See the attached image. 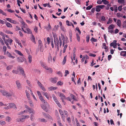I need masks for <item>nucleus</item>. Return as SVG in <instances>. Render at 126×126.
<instances>
[{
	"mask_svg": "<svg viewBox=\"0 0 126 126\" xmlns=\"http://www.w3.org/2000/svg\"><path fill=\"white\" fill-rule=\"evenodd\" d=\"M41 89H42V90L44 91V92H45L46 91V90L44 86L42 85L41 86L39 87Z\"/></svg>",
	"mask_w": 126,
	"mask_h": 126,
	"instance_id": "obj_44",
	"label": "nucleus"
},
{
	"mask_svg": "<svg viewBox=\"0 0 126 126\" xmlns=\"http://www.w3.org/2000/svg\"><path fill=\"white\" fill-rule=\"evenodd\" d=\"M121 21L120 19H118L117 22V25L119 27H120L121 26Z\"/></svg>",
	"mask_w": 126,
	"mask_h": 126,
	"instance_id": "obj_16",
	"label": "nucleus"
},
{
	"mask_svg": "<svg viewBox=\"0 0 126 126\" xmlns=\"http://www.w3.org/2000/svg\"><path fill=\"white\" fill-rule=\"evenodd\" d=\"M86 41L87 43H88L89 42L90 39V37L89 36H87L86 37Z\"/></svg>",
	"mask_w": 126,
	"mask_h": 126,
	"instance_id": "obj_48",
	"label": "nucleus"
},
{
	"mask_svg": "<svg viewBox=\"0 0 126 126\" xmlns=\"http://www.w3.org/2000/svg\"><path fill=\"white\" fill-rule=\"evenodd\" d=\"M26 82L27 84H28L29 86L30 87L32 85L30 83V81L28 80H26Z\"/></svg>",
	"mask_w": 126,
	"mask_h": 126,
	"instance_id": "obj_49",
	"label": "nucleus"
},
{
	"mask_svg": "<svg viewBox=\"0 0 126 126\" xmlns=\"http://www.w3.org/2000/svg\"><path fill=\"white\" fill-rule=\"evenodd\" d=\"M70 95L71 96V97H72V98L73 100H76V99L75 98V96L74 95L71 94Z\"/></svg>",
	"mask_w": 126,
	"mask_h": 126,
	"instance_id": "obj_64",
	"label": "nucleus"
},
{
	"mask_svg": "<svg viewBox=\"0 0 126 126\" xmlns=\"http://www.w3.org/2000/svg\"><path fill=\"white\" fill-rule=\"evenodd\" d=\"M122 14H121L120 13H118L117 14V17H120L122 16Z\"/></svg>",
	"mask_w": 126,
	"mask_h": 126,
	"instance_id": "obj_55",
	"label": "nucleus"
},
{
	"mask_svg": "<svg viewBox=\"0 0 126 126\" xmlns=\"http://www.w3.org/2000/svg\"><path fill=\"white\" fill-rule=\"evenodd\" d=\"M39 98L40 99V100H41V101L43 102L44 104H45L46 103V101H45V100H44V99L43 97L42 96L39 97Z\"/></svg>",
	"mask_w": 126,
	"mask_h": 126,
	"instance_id": "obj_14",
	"label": "nucleus"
},
{
	"mask_svg": "<svg viewBox=\"0 0 126 126\" xmlns=\"http://www.w3.org/2000/svg\"><path fill=\"white\" fill-rule=\"evenodd\" d=\"M17 69V70H13L12 71V73L14 74H17L18 73V70Z\"/></svg>",
	"mask_w": 126,
	"mask_h": 126,
	"instance_id": "obj_26",
	"label": "nucleus"
},
{
	"mask_svg": "<svg viewBox=\"0 0 126 126\" xmlns=\"http://www.w3.org/2000/svg\"><path fill=\"white\" fill-rule=\"evenodd\" d=\"M9 106L10 108H13L16 109V105L14 103H10L9 104Z\"/></svg>",
	"mask_w": 126,
	"mask_h": 126,
	"instance_id": "obj_6",
	"label": "nucleus"
},
{
	"mask_svg": "<svg viewBox=\"0 0 126 126\" xmlns=\"http://www.w3.org/2000/svg\"><path fill=\"white\" fill-rule=\"evenodd\" d=\"M23 119V118H17L16 119V121L19 122H24V121L23 120V119Z\"/></svg>",
	"mask_w": 126,
	"mask_h": 126,
	"instance_id": "obj_13",
	"label": "nucleus"
},
{
	"mask_svg": "<svg viewBox=\"0 0 126 126\" xmlns=\"http://www.w3.org/2000/svg\"><path fill=\"white\" fill-rule=\"evenodd\" d=\"M120 55L121 56H126V51H121L120 53Z\"/></svg>",
	"mask_w": 126,
	"mask_h": 126,
	"instance_id": "obj_15",
	"label": "nucleus"
},
{
	"mask_svg": "<svg viewBox=\"0 0 126 126\" xmlns=\"http://www.w3.org/2000/svg\"><path fill=\"white\" fill-rule=\"evenodd\" d=\"M65 74L64 75L65 76H66L67 75V74H69V72L68 70H66L65 71Z\"/></svg>",
	"mask_w": 126,
	"mask_h": 126,
	"instance_id": "obj_45",
	"label": "nucleus"
},
{
	"mask_svg": "<svg viewBox=\"0 0 126 126\" xmlns=\"http://www.w3.org/2000/svg\"><path fill=\"white\" fill-rule=\"evenodd\" d=\"M47 117L50 119L52 120H53V119L52 117L49 114L48 115H47Z\"/></svg>",
	"mask_w": 126,
	"mask_h": 126,
	"instance_id": "obj_61",
	"label": "nucleus"
},
{
	"mask_svg": "<svg viewBox=\"0 0 126 126\" xmlns=\"http://www.w3.org/2000/svg\"><path fill=\"white\" fill-rule=\"evenodd\" d=\"M31 92V95H32V96H33V98L36 101H37V99H36V97H35V96H34V95H33V93L32 92H32Z\"/></svg>",
	"mask_w": 126,
	"mask_h": 126,
	"instance_id": "obj_53",
	"label": "nucleus"
},
{
	"mask_svg": "<svg viewBox=\"0 0 126 126\" xmlns=\"http://www.w3.org/2000/svg\"><path fill=\"white\" fill-rule=\"evenodd\" d=\"M31 40L33 43H34L35 44L36 43L35 37L34 36H33V35L32 34V36L31 37Z\"/></svg>",
	"mask_w": 126,
	"mask_h": 126,
	"instance_id": "obj_12",
	"label": "nucleus"
},
{
	"mask_svg": "<svg viewBox=\"0 0 126 126\" xmlns=\"http://www.w3.org/2000/svg\"><path fill=\"white\" fill-rule=\"evenodd\" d=\"M122 5H121L119 6L118 7V9L119 11H121L122 9Z\"/></svg>",
	"mask_w": 126,
	"mask_h": 126,
	"instance_id": "obj_62",
	"label": "nucleus"
},
{
	"mask_svg": "<svg viewBox=\"0 0 126 126\" xmlns=\"http://www.w3.org/2000/svg\"><path fill=\"white\" fill-rule=\"evenodd\" d=\"M13 65H9L7 67L6 69L8 70H10L13 68Z\"/></svg>",
	"mask_w": 126,
	"mask_h": 126,
	"instance_id": "obj_20",
	"label": "nucleus"
},
{
	"mask_svg": "<svg viewBox=\"0 0 126 126\" xmlns=\"http://www.w3.org/2000/svg\"><path fill=\"white\" fill-rule=\"evenodd\" d=\"M25 93L26 94V95L27 98H30V94L27 90H26L25 91Z\"/></svg>",
	"mask_w": 126,
	"mask_h": 126,
	"instance_id": "obj_37",
	"label": "nucleus"
},
{
	"mask_svg": "<svg viewBox=\"0 0 126 126\" xmlns=\"http://www.w3.org/2000/svg\"><path fill=\"white\" fill-rule=\"evenodd\" d=\"M5 119L6 121L8 122H10L12 120L11 118L8 116L6 117Z\"/></svg>",
	"mask_w": 126,
	"mask_h": 126,
	"instance_id": "obj_17",
	"label": "nucleus"
},
{
	"mask_svg": "<svg viewBox=\"0 0 126 126\" xmlns=\"http://www.w3.org/2000/svg\"><path fill=\"white\" fill-rule=\"evenodd\" d=\"M6 25L7 27L9 28H11L12 27V26L10 23L7 22L6 23Z\"/></svg>",
	"mask_w": 126,
	"mask_h": 126,
	"instance_id": "obj_25",
	"label": "nucleus"
},
{
	"mask_svg": "<svg viewBox=\"0 0 126 126\" xmlns=\"http://www.w3.org/2000/svg\"><path fill=\"white\" fill-rule=\"evenodd\" d=\"M11 23H13L14 24H16L17 23V22L16 20H12Z\"/></svg>",
	"mask_w": 126,
	"mask_h": 126,
	"instance_id": "obj_54",
	"label": "nucleus"
},
{
	"mask_svg": "<svg viewBox=\"0 0 126 126\" xmlns=\"http://www.w3.org/2000/svg\"><path fill=\"white\" fill-rule=\"evenodd\" d=\"M6 54L9 57L12 58L13 59H14L15 58V57L13 56L8 51L6 52Z\"/></svg>",
	"mask_w": 126,
	"mask_h": 126,
	"instance_id": "obj_9",
	"label": "nucleus"
},
{
	"mask_svg": "<svg viewBox=\"0 0 126 126\" xmlns=\"http://www.w3.org/2000/svg\"><path fill=\"white\" fill-rule=\"evenodd\" d=\"M93 6L92 5H89L86 8V9L87 10H89Z\"/></svg>",
	"mask_w": 126,
	"mask_h": 126,
	"instance_id": "obj_47",
	"label": "nucleus"
},
{
	"mask_svg": "<svg viewBox=\"0 0 126 126\" xmlns=\"http://www.w3.org/2000/svg\"><path fill=\"white\" fill-rule=\"evenodd\" d=\"M63 42H64V43H65V44L68 43V38L67 37H66L65 38V39L63 41Z\"/></svg>",
	"mask_w": 126,
	"mask_h": 126,
	"instance_id": "obj_24",
	"label": "nucleus"
},
{
	"mask_svg": "<svg viewBox=\"0 0 126 126\" xmlns=\"http://www.w3.org/2000/svg\"><path fill=\"white\" fill-rule=\"evenodd\" d=\"M117 41L116 40H113L112 42L110 43V46L111 47H113L114 48H116L117 45Z\"/></svg>",
	"mask_w": 126,
	"mask_h": 126,
	"instance_id": "obj_4",
	"label": "nucleus"
},
{
	"mask_svg": "<svg viewBox=\"0 0 126 126\" xmlns=\"http://www.w3.org/2000/svg\"><path fill=\"white\" fill-rule=\"evenodd\" d=\"M57 104L59 107L61 108H62V107L59 102L58 103H57Z\"/></svg>",
	"mask_w": 126,
	"mask_h": 126,
	"instance_id": "obj_58",
	"label": "nucleus"
},
{
	"mask_svg": "<svg viewBox=\"0 0 126 126\" xmlns=\"http://www.w3.org/2000/svg\"><path fill=\"white\" fill-rule=\"evenodd\" d=\"M106 20L105 17L104 16L101 17V20L102 21H105Z\"/></svg>",
	"mask_w": 126,
	"mask_h": 126,
	"instance_id": "obj_52",
	"label": "nucleus"
},
{
	"mask_svg": "<svg viewBox=\"0 0 126 126\" xmlns=\"http://www.w3.org/2000/svg\"><path fill=\"white\" fill-rule=\"evenodd\" d=\"M17 69L20 72V74H21L24 77H26V75L23 69L20 66L17 67Z\"/></svg>",
	"mask_w": 126,
	"mask_h": 126,
	"instance_id": "obj_2",
	"label": "nucleus"
},
{
	"mask_svg": "<svg viewBox=\"0 0 126 126\" xmlns=\"http://www.w3.org/2000/svg\"><path fill=\"white\" fill-rule=\"evenodd\" d=\"M29 62L31 63L32 61V57L30 55H29L28 57Z\"/></svg>",
	"mask_w": 126,
	"mask_h": 126,
	"instance_id": "obj_34",
	"label": "nucleus"
},
{
	"mask_svg": "<svg viewBox=\"0 0 126 126\" xmlns=\"http://www.w3.org/2000/svg\"><path fill=\"white\" fill-rule=\"evenodd\" d=\"M8 42H9V41L8 40H7L5 41H4V43L6 44L7 46L8 45H9V44L8 43Z\"/></svg>",
	"mask_w": 126,
	"mask_h": 126,
	"instance_id": "obj_56",
	"label": "nucleus"
},
{
	"mask_svg": "<svg viewBox=\"0 0 126 126\" xmlns=\"http://www.w3.org/2000/svg\"><path fill=\"white\" fill-rule=\"evenodd\" d=\"M112 19L110 18L109 19L108 21L107 22V24H109V23H112Z\"/></svg>",
	"mask_w": 126,
	"mask_h": 126,
	"instance_id": "obj_28",
	"label": "nucleus"
},
{
	"mask_svg": "<svg viewBox=\"0 0 126 126\" xmlns=\"http://www.w3.org/2000/svg\"><path fill=\"white\" fill-rule=\"evenodd\" d=\"M59 27V26L58 25L57 26L55 25L54 27V29L55 30H57L58 29Z\"/></svg>",
	"mask_w": 126,
	"mask_h": 126,
	"instance_id": "obj_51",
	"label": "nucleus"
},
{
	"mask_svg": "<svg viewBox=\"0 0 126 126\" xmlns=\"http://www.w3.org/2000/svg\"><path fill=\"white\" fill-rule=\"evenodd\" d=\"M39 119L40 121L41 122H47V120L44 118H40Z\"/></svg>",
	"mask_w": 126,
	"mask_h": 126,
	"instance_id": "obj_43",
	"label": "nucleus"
},
{
	"mask_svg": "<svg viewBox=\"0 0 126 126\" xmlns=\"http://www.w3.org/2000/svg\"><path fill=\"white\" fill-rule=\"evenodd\" d=\"M52 60V57L51 56V54L49 53V56L48 57V62L50 63V61H51Z\"/></svg>",
	"mask_w": 126,
	"mask_h": 126,
	"instance_id": "obj_18",
	"label": "nucleus"
},
{
	"mask_svg": "<svg viewBox=\"0 0 126 126\" xmlns=\"http://www.w3.org/2000/svg\"><path fill=\"white\" fill-rule=\"evenodd\" d=\"M76 36L77 37V39L78 41L79 42L80 41V37L79 36V35L77 33L76 34Z\"/></svg>",
	"mask_w": 126,
	"mask_h": 126,
	"instance_id": "obj_33",
	"label": "nucleus"
},
{
	"mask_svg": "<svg viewBox=\"0 0 126 126\" xmlns=\"http://www.w3.org/2000/svg\"><path fill=\"white\" fill-rule=\"evenodd\" d=\"M59 112L60 114L62 116V117L63 120L65 119V116L63 114V111L60 109L59 110Z\"/></svg>",
	"mask_w": 126,
	"mask_h": 126,
	"instance_id": "obj_8",
	"label": "nucleus"
},
{
	"mask_svg": "<svg viewBox=\"0 0 126 126\" xmlns=\"http://www.w3.org/2000/svg\"><path fill=\"white\" fill-rule=\"evenodd\" d=\"M43 95H44L47 99H49V98L48 96V95L47 93L43 92Z\"/></svg>",
	"mask_w": 126,
	"mask_h": 126,
	"instance_id": "obj_23",
	"label": "nucleus"
},
{
	"mask_svg": "<svg viewBox=\"0 0 126 126\" xmlns=\"http://www.w3.org/2000/svg\"><path fill=\"white\" fill-rule=\"evenodd\" d=\"M96 8L95 11H96L98 12L100 11L101 9L98 5L96 6Z\"/></svg>",
	"mask_w": 126,
	"mask_h": 126,
	"instance_id": "obj_22",
	"label": "nucleus"
},
{
	"mask_svg": "<svg viewBox=\"0 0 126 126\" xmlns=\"http://www.w3.org/2000/svg\"><path fill=\"white\" fill-rule=\"evenodd\" d=\"M66 56H65L64 57V58L63 59V65L64 64L66 63Z\"/></svg>",
	"mask_w": 126,
	"mask_h": 126,
	"instance_id": "obj_30",
	"label": "nucleus"
},
{
	"mask_svg": "<svg viewBox=\"0 0 126 126\" xmlns=\"http://www.w3.org/2000/svg\"><path fill=\"white\" fill-rule=\"evenodd\" d=\"M0 13L2 14L3 15L5 16H6V13L3 12L0 9Z\"/></svg>",
	"mask_w": 126,
	"mask_h": 126,
	"instance_id": "obj_35",
	"label": "nucleus"
},
{
	"mask_svg": "<svg viewBox=\"0 0 126 126\" xmlns=\"http://www.w3.org/2000/svg\"><path fill=\"white\" fill-rule=\"evenodd\" d=\"M25 60V59L23 56L18 57L17 58V60L19 62H22Z\"/></svg>",
	"mask_w": 126,
	"mask_h": 126,
	"instance_id": "obj_5",
	"label": "nucleus"
},
{
	"mask_svg": "<svg viewBox=\"0 0 126 126\" xmlns=\"http://www.w3.org/2000/svg\"><path fill=\"white\" fill-rule=\"evenodd\" d=\"M41 46H42V42L40 40H38V46L39 47Z\"/></svg>",
	"mask_w": 126,
	"mask_h": 126,
	"instance_id": "obj_39",
	"label": "nucleus"
},
{
	"mask_svg": "<svg viewBox=\"0 0 126 126\" xmlns=\"http://www.w3.org/2000/svg\"><path fill=\"white\" fill-rule=\"evenodd\" d=\"M0 41L2 45H4L3 41L1 38H0Z\"/></svg>",
	"mask_w": 126,
	"mask_h": 126,
	"instance_id": "obj_59",
	"label": "nucleus"
},
{
	"mask_svg": "<svg viewBox=\"0 0 126 126\" xmlns=\"http://www.w3.org/2000/svg\"><path fill=\"white\" fill-rule=\"evenodd\" d=\"M100 9H103L105 7V6L104 5H98Z\"/></svg>",
	"mask_w": 126,
	"mask_h": 126,
	"instance_id": "obj_57",
	"label": "nucleus"
},
{
	"mask_svg": "<svg viewBox=\"0 0 126 126\" xmlns=\"http://www.w3.org/2000/svg\"><path fill=\"white\" fill-rule=\"evenodd\" d=\"M58 79L57 77H55L54 78H51L50 80L51 82L53 83H56L57 81V80Z\"/></svg>",
	"mask_w": 126,
	"mask_h": 126,
	"instance_id": "obj_7",
	"label": "nucleus"
},
{
	"mask_svg": "<svg viewBox=\"0 0 126 126\" xmlns=\"http://www.w3.org/2000/svg\"><path fill=\"white\" fill-rule=\"evenodd\" d=\"M90 41L92 42H96L97 41V39H95L94 37H92L91 39H90Z\"/></svg>",
	"mask_w": 126,
	"mask_h": 126,
	"instance_id": "obj_32",
	"label": "nucleus"
},
{
	"mask_svg": "<svg viewBox=\"0 0 126 126\" xmlns=\"http://www.w3.org/2000/svg\"><path fill=\"white\" fill-rule=\"evenodd\" d=\"M115 27V26L114 24H112L109 26L108 28V30H113Z\"/></svg>",
	"mask_w": 126,
	"mask_h": 126,
	"instance_id": "obj_10",
	"label": "nucleus"
},
{
	"mask_svg": "<svg viewBox=\"0 0 126 126\" xmlns=\"http://www.w3.org/2000/svg\"><path fill=\"white\" fill-rule=\"evenodd\" d=\"M26 30L27 32V33L28 34H32V32L31 30L29 28H27L26 29Z\"/></svg>",
	"mask_w": 126,
	"mask_h": 126,
	"instance_id": "obj_29",
	"label": "nucleus"
},
{
	"mask_svg": "<svg viewBox=\"0 0 126 126\" xmlns=\"http://www.w3.org/2000/svg\"><path fill=\"white\" fill-rule=\"evenodd\" d=\"M0 91L4 96L10 97L12 95V94L6 91L0 90Z\"/></svg>",
	"mask_w": 126,
	"mask_h": 126,
	"instance_id": "obj_1",
	"label": "nucleus"
},
{
	"mask_svg": "<svg viewBox=\"0 0 126 126\" xmlns=\"http://www.w3.org/2000/svg\"><path fill=\"white\" fill-rule=\"evenodd\" d=\"M123 28L126 27V20L123 22Z\"/></svg>",
	"mask_w": 126,
	"mask_h": 126,
	"instance_id": "obj_46",
	"label": "nucleus"
},
{
	"mask_svg": "<svg viewBox=\"0 0 126 126\" xmlns=\"http://www.w3.org/2000/svg\"><path fill=\"white\" fill-rule=\"evenodd\" d=\"M57 88V87L52 86L48 88V89L49 90H56Z\"/></svg>",
	"mask_w": 126,
	"mask_h": 126,
	"instance_id": "obj_21",
	"label": "nucleus"
},
{
	"mask_svg": "<svg viewBox=\"0 0 126 126\" xmlns=\"http://www.w3.org/2000/svg\"><path fill=\"white\" fill-rule=\"evenodd\" d=\"M103 47H102V48H103L104 47L105 49H107V48H108V47L106 46V44L105 43H104L103 44Z\"/></svg>",
	"mask_w": 126,
	"mask_h": 126,
	"instance_id": "obj_40",
	"label": "nucleus"
},
{
	"mask_svg": "<svg viewBox=\"0 0 126 126\" xmlns=\"http://www.w3.org/2000/svg\"><path fill=\"white\" fill-rule=\"evenodd\" d=\"M37 93L38 95L39 96V97L42 96L41 93H40V92H39V91H37Z\"/></svg>",
	"mask_w": 126,
	"mask_h": 126,
	"instance_id": "obj_60",
	"label": "nucleus"
},
{
	"mask_svg": "<svg viewBox=\"0 0 126 126\" xmlns=\"http://www.w3.org/2000/svg\"><path fill=\"white\" fill-rule=\"evenodd\" d=\"M16 83L17 89L19 90L21 89L22 88V86L19 80H17L16 81Z\"/></svg>",
	"mask_w": 126,
	"mask_h": 126,
	"instance_id": "obj_3",
	"label": "nucleus"
},
{
	"mask_svg": "<svg viewBox=\"0 0 126 126\" xmlns=\"http://www.w3.org/2000/svg\"><path fill=\"white\" fill-rule=\"evenodd\" d=\"M68 45H65L63 49V53H64L65 52V50L67 48V46Z\"/></svg>",
	"mask_w": 126,
	"mask_h": 126,
	"instance_id": "obj_41",
	"label": "nucleus"
},
{
	"mask_svg": "<svg viewBox=\"0 0 126 126\" xmlns=\"http://www.w3.org/2000/svg\"><path fill=\"white\" fill-rule=\"evenodd\" d=\"M41 107L43 109L47 112V108L44 105H42L41 106Z\"/></svg>",
	"mask_w": 126,
	"mask_h": 126,
	"instance_id": "obj_27",
	"label": "nucleus"
},
{
	"mask_svg": "<svg viewBox=\"0 0 126 126\" xmlns=\"http://www.w3.org/2000/svg\"><path fill=\"white\" fill-rule=\"evenodd\" d=\"M76 30L79 33V34L80 35L81 33V32L80 30H79V28L77 27L76 28Z\"/></svg>",
	"mask_w": 126,
	"mask_h": 126,
	"instance_id": "obj_50",
	"label": "nucleus"
},
{
	"mask_svg": "<svg viewBox=\"0 0 126 126\" xmlns=\"http://www.w3.org/2000/svg\"><path fill=\"white\" fill-rule=\"evenodd\" d=\"M118 2L119 3L122 4L124 3L125 0H118Z\"/></svg>",
	"mask_w": 126,
	"mask_h": 126,
	"instance_id": "obj_31",
	"label": "nucleus"
},
{
	"mask_svg": "<svg viewBox=\"0 0 126 126\" xmlns=\"http://www.w3.org/2000/svg\"><path fill=\"white\" fill-rule=\"evenodd\" d=\"M59 96L60 97H61H61H63V98L64 99H66V97L63 94L61 93H59Z\"/></svg>",
	"mask_w": 126,
	"mask_h": 126,
	"instance_id": "obj_11",
	"label": "nucleus"
},
{
	"mask_svg": "<svg viewBox=\"0 0 126 126\" xmlns=\"http://www.w3.org/2000/svg\"><path fill=\"white\" fill-rule=\"evenodd\" d=\"M63 82L60 81L57 83V84L58 85H61L63 84Z\"/></svg>",
	"mask_w": 126,
	"mask_h": 126,
	"instance_id": "obj_42",
	"label": "nucleus"
},
{
	"mask_svg": "<svg viewBox=\"0 0 126 126\" xmlns=\"http://www.w3.org/2000/svg\"><path fill=\"white\" fill-rule=\"evenodd\" d=\"M102 2V1L100 0H98L97 1V3L98 4H101Z\"/></svg>",
	"mask_w": 126,
	"mask_h": 126,
	"instance_id": "obj_63",
	"label": "nucleus"
},
{
	"mask_svg": "<svg viewBox=\"0 0 126 126\" xmlns=\"http://www.w3.org/2000/svg\"><path fill=\"white\" fill-rule=\"evenodd\" d=\"M52 97L53 98V99L55 101H55H57L58 99H57L56 97L55 96V95L53 94L52 95Z\"/></svg>",
	"mask_w": 126,
	"mask_h": 126,
	"instance_id": "obj_38",
	"label": "nucleus"
},
{
	"mask_svg": "<svg viewBox=\"0 0 126 126\" xmlns=\"http://www.w3.org/2000/svg\"><path fill=\"white\" fill-rule=\"evenodd\" d=\"M15 51L16 53H17L20 55L22 56H23V54L21 53V52L20 51L16 50H15Z\"/></svg>",
	"mask_w": 126,
	"mask_h": 126,
	"instance_id": "obj_19",
	"label": "nucleus"
},
{
	"mask_svg": "<svg viewBox=\"0 0 126 126\" xmlns=\"http://www.w3.org/2000/svg\"><path fill=\"white\" fill-rule=\"evenodd\" d=\"M102 2L105 5L108 4L109 3L108 1L106 0H102Z\"/></svg>",
	"mask_w": 126,
	"mask_h": 126,
	"instance_id": "obj_36",
	"label": "nucleus"
}]
</instances>
